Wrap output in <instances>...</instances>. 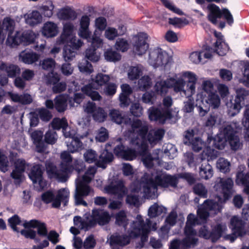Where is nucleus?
Instances as JSON below:
<instances>
[{
    "label": "nucleus",
    "mask_w": 249,
    "mask_h": 249,
    "mask_svg": "<svg viewBox=\"0 0 249 249\" xmlns=\"http://www.w3.org/2000/svg\"><path fill=\"white\" fill-rule=\"evenodd\" d=\"M14 164L15 169L11 173V177L18 181H20L23 178V173L29 164L23 159H18L15 161Z\"/></svg>",
    "instance_id": "27"
},
{
    "label": "nucleus",
    "mask_w": 249,
    "mask_h": 249,
    "mask_svg": "<svg viewBox=\"0 0 249 249\" xmlns=\"http://www.w3.org/2000/svg\"><path fill=\"white\" fill-rule=\"evenodd\" d=\"M156 98V95L154 92H146L142 95V101L146 104H153Z\"/></svg>",
    "instance_id": "62"
},
{
    "label": "nucleus",
    "mask_w": 249,
    "mask_h": 249,
    "mask_svg": "<svg viewBox=\"0 0 249 249\" xmlns=\"http://www.w3.org/2000/svg\"><path fill=\"white\" fill-rule=\"evenodd\" d=\"M106 60L110 62L119 61L121 58L120 53L111 49L107 50L104 54Z\"/></svg>",
    "instance_id": "50"
},
{
    "label": "nucleus",
    "mask_w": 249,
    "mask_h": 249,
    "mask_svg": "<svg viewBox=\"0 0 249 249\" xmlns=\"http://www.w3.org/2000/svg\"><path fill=\"white\" fill-rule=\"evenodd\" d=\"M60 158L61 162L60 170H57L53 164L47 165V172L50 178H54L59 181L64 182L68 178V173L71 172L74 169L79 173L85 167L83 162L79 160H75L74 166L72 165V157L66 151L61 153Z\"/></svg>",
    "instance_id": "7"
},
{
    "label": "nucleus",
    "mask_w": 249,
    "mask_h": 249,
    "mask_svg": "<svg viewBox=\"0 0 249 249\" xmlns=\"http://www.w3.org/2000/svg\"><path fill=\"white\" fill-rule=\"evenodd\" d=\"M52 127L54 129H60L62 128L64 136L65 137H68L72 136L73 133H70L71 131L69 127H68L67 120L65 118H54L52 122Z\"/></svg>",
    "instance_id": "33"
},
{
    "label": "nucleus",
    "mask_w": 249,
    "mask_h": 249,
    "mask_svg": "<svg viewBox=\"0 0 249 249\" xmlns=\"http://www.w3.org/2000/svg\"><path fill=\"white\" fill-rule=\"evenodd\" d=\"M74 31L75 26L73 23L67 22L63 23L62 32L56 39V45H63L68 41L72 36H75Z\"/></svg>",
    "instance_id": "20"
},
{
    "label": "nucleus",
    "mask_w": 249,
    "mask_h": 249,
    "mask_svg": "<svg viewBox=\"0 0 249 249\" xmlns=\"http://www.w3.org/2000/svg\"><path fill=\"white\" fill-rule=\"evenodd\" d=\"M229 50L228 44L223 39L219 38L215 43V51L219 55H225Z\"/></svg>",
    "instance_id": "42"
},
{
    "label": "nucleus",
    "mask_w": 249,
    "mask_h": 249,
    "mask_svg": "<svg viewBox=\"0 0 249 249\" xmlns=\"http://www.w3.org/2000/svg\"><path fill=\"white\" fill-rule=\"evenodd\" d=\"M230 163L224 158H219L216 162L217 168L222 172L226 173L230 170Z\"/></svg>",
    "instance_id": "52"
},
{
    "label": "nucleus",
    "mask_w": 249,
    "mask_h": 249,
    "mask_svg": "<svg viewBox=\"0 0 249 249\" xmlns=\"http://www.w3.org/2000/svg\"><path fill=\"white\" fill-rule=\"evenodd\" d=\"M198 77L191 71H182L166 80L157 81L155 85V92L161 95L165 94L169 88L173 87L176 92L181 95H193L196 92Z\"/></svg>",
    "instance_id": "3"
},
{
    "label": "nucleus",
    "mask_w": 249,
    "mask_h": 249,
    "mask_svg": "<svg viewBox=\"0 0 249 249\" xmlns=\"http://www.w3.org/2000/svg\"><path fill=\"white\" fill-rule=\"evenodd\" d=\"M184 95L187 97V100L184 102V107L182 110L185 112L190 113L193 111L194 108V99L192 97L193 95Z\"/></svg>",
    "instance_id": "56"
},
{
    "label": "nucleus",
    "mask_w": 249,
    "mask_h": 249,
    "mask_svg": "<svg viewBox=\"0 0 249 249\" xmlns=\"http://www.w3.org/2000/svg\"><path fill=\"white\" fill-rule=\"evenodd\" d=\"M98 157L96 152L92 149L87 150L84 154L85 160L89 163L96 161Z\"/></svg>",
    "instance_id": "54"
},
{
    "label": "nucleus",
    "mask_w": 249,
    "mask_h": 249,
    "mask_svg": "<svg viewBox=\"0 0 249 249\" xmlns=\"http://www.w3.org/2000/svg\"><path fill=\"white\" fill-rule=\"evenodd\" d=\"M70 133H73V135L70 137H66L69 138L68 141H66L68 149L70 152L72 153L79 152L83 148V144L78 138L74 137L75 135L74 130H71Z\"/></svg>",
    "instance_id": "32"
},
{
    "label": "nucleus",
    "mask_w": 249,
    "mask_h": 249,
    "mask_svg": "<svg viewBox=\"0 0 249 249\" xmlns=\"http://www.w3.org/2000/svg\"><path fill=\"white\" fill-rule=\"evenodd\" d=\"M110 146L109 143L107 144L106 150L100 155L99 160L96 163L97 166L105 169L107 164L112 160L113 156L111 152L108 151L109 150L108 147Z\"/></svg>",
    "instance_id": "36"
},
{
    "label": "nucleus",
    "mask_w": 249,
    "mask_h": 249,
    "mask_svg": "<svg viewBox=\"0 0 249 249\" xmlns=\"http://www.w3.org/2000/svg\"><path fill=\"white\" fill-rule=\"evenodd\" d=\"M55 64V61L52 58L44 59L41 63L42 69L48 71H53Z\"/></svg>",
    "instance_id": "61"
},
{
    "label": "nucleus",
    "mask_w": 249,
    "mask_h": 249,
    "mask_svg": "<svg viewBox=\"0 0 249 249\" xmlns=\"http://www.w3.org/2000/svg\"><path fill=\"white\" fill-rule=\"evenodd\" d=\"M102 33L97 31H94L91 38L87 39L88 41L91 42V45L94 48L101 47L103 44V40L101 38Z\"/></svg>",
    "instance_id": "43"
},
{
    "label": "nucleus",
    "mask_w": 249,
    "mask_h": 249,
    "mask_svg": "<svg viewBox=\"0 0 249 249\" xmlns=\"http://www.w3.org/2000/svg\"><path fill=\"white\" fill-rule=\"evenodd\" d=\"M114 47L117 50L124 52L129 49V44L126 39L120 38L116 40Z\"/></svg>",
    "instance_id": "49"
},
{
    "label": "nucleus",
    "mask_w": 249,
    "mask_h": 249,
    "mask_svg": "<svg viewBox=\"0 0 249 249\" xmlns=\"http://www.w3.org/2000/svg\"><path fill=\"white\" fill-rule=\"evenodd\" d=\"M242 76L238 78L240 83L249 87V63H246L242 70Z\"/></svg>",
    "instance_id": "48"
},
{
    "label": "nucleus",
    "mask_w": 249,
    "mask_h": 249,
    "mask_svg": "<svg viewBox=\"0 0 249 249\" xmlns=\"http://www.w3.org/2000/svg\"><path fill=\"white\" fill-rule=\"evenodd\" d=\"M40 32L42 35L45 37L53 38L58 35L59 27L57 23L53 21H47L43 24Z\"/></svg>",
    "instance_id": "24"
},
{
    "label": "nucleus",
    "mask_w": 249,
    "mask_h": 249,
    "mask_svg": "<svg viewBox=\"0 0 249 249\" xmlns=\"http://www.w3.org/2000/svg\"><path fill=\"white\" fill-rule=\"evenodd\" d=\"M178 110L176 108L175 110L164 109L161 111L154 107H150L147 111L148 118L150 121L157 122L161 124L165 123L167 120H176L178 117Z\"/></svg>",
    "instance_id": "14"
},
{
    "label": "nucleus",
    "mask_w": 249,
    "mask_h": 249,
    "mask_svg": "<svg viewBox=\"0 0 249 249\" xmlns=\"http://www.w3.org/2000/svg\"><path fill=\"white\" fill-rule=\"evenodd\" d=\"M189 60L192 63L195 64L204 63L205 62L202 57L200 51H196L191 53L189 56Z\"/></svg>",
    "instance_id": "55"
},
{
    "label": "nucleus",
    "mask_w": 249,
    "mask_h": 249,
    "mask_svg": "<svg viewBox=\"0 0 249 249\" xmlns=\"http://www.w3.org/2000/svg\"><path fill=\"white\" fill-rule=\"evenodd\" d=\"M55 6L52 0H48L44 2L41 5L38 6V11L41 15L42 19L43 18H52L54 14Z\"/></svg>",
    "instance_id": "29"
},
{
    "label": "nucleus",
    "mask_w": 249,
    "mask_h": 249,
    "mask_svg": "<svg viewBox=\"0 0 249 249\" xmlns=\"http://www.w3.org/2000/svg\"><path fill=\"white\" fill-rule=\"evenodd\" d=\"M166 211V209L165 207L155 203L149 208L148 215L151 218L156 217L160 215L162 213H165Z\"/></svg>",
    "instance_id": "41"
},
{
    "label": "nucleus",
    "mask_w": 249,
    "mask_h": 249,
    "mask_svg": "<svg viewBox=\"0 0 249 249\" xmlns=\"http://www.w3.org/2000/svg\"><path fill=\"white\" fill-rule=\"evenodd\" d=\"M194 193L202 197H206L207 195V190L205 187L201 183H198L194 187Z\"/></svg>",
    "instance_id": "59"
},
{
    "label": "nucleus",
    "mask_w": 249,
    "mask_h": 249,
    "mask_svg": "<svg viewBox=\"0 0 249 249\" xmlns=\"http://www.w3.org/2000/svg\"><path fill=\"white\" fill-rule=\"evenodd\" d=\"M143 67L141 65H136L129 67L128 72V78L131 80L137 79L142 74Z\"/></svg>",
    "instance_id": "40"
},
{
    "label": "nucleus",
    "mask_w": 249,
    "mask_h": 249,
    "mask_svg": "<svg viewBox=\"0 0 249 249\" xmlns=\"http://www.w3.org/2000/svg\"><path fill=\"white\" fill-rule=\"evenodd\" d=\"M16 28V22L14 19L7 17L4 18L2 22H0V43H3L7 35L6 44L11 47H15L20 44L25 46L33 43L37 35L32 30H27L20 34L16 31L13 34Z\"/></svg>",
    "instance_id": "5"
},
{
    "label": "nucleus",
    "mask_w": 249,
    "mask_h": 249,
    "mask_svg": "<svg viewBox=\"0 0 249 249\" xmlns=\"http://www.w3.org/2000/svg\"><path fill=\"white\" fill-rule=\"evenodd\" d=\"M128 218L124 211L119 212L116 215V223L119 226L125 228L128 224Z\"/></svg>",
    "instance_id": "51"
},
{
    "label": "nucleus",
    "mask_w": 249,
    "mask_h": 249,
    "mask_svg": "<svg viewBox=\"0 0 249 249\" xmlns=\"http://www.w3.org/2000/svg\"><path fill=\"white\" fill-rule=\"evenodd\" d=\"M169 23L175 26L181 27L187 25L189 21L185 18H173L169 19Z\"/></svg>",
    "instance_id": "60"
},
{
    "label": "nucleus",
    "mask_w": 249,
    "mask_h": 249,
    "mask_svg": "<svg viewBox=\"0 0 249 249\" xmlns=\"http://www.w3.org/2000/svg\"><path fill=\"white\" fill-rule=\"evenodd\" d=\"M23 18L25 23L31 27L36 26L43 20L37 9L29 11L23 15Z\"/></svg>",
    "instance_id": "26"
},
{
    "label": "nucleus",
    "mask_w": 249,
    "mask_h": 249,
    "mask_svg": "<svg viewBox=\"0 0 249 249\" xmlns=\"http://www.w3.org/2000/svg\"><path fill=\"white\" fill-rule=\"evenodd\" d=\"M147 127L145 123L142 124L140 120H136L132 124V130L128 132L127 137L130 139L132 145L138 146V151L134 149L125 148L122 144L115 146L114 151L116 156L127 160H132L138 155L142 156L143 164L147 168H151L154 161L157 160V155L152 156L147 151V146L144 143V134L146 132Z\"/></svg>",
    "instance_id": "1"
},
{
    "label": "nucleus",
    "mask_w": 249,
    "mask_h": 249,
    "mask_svg": "<svg viewBox=\"0 0 249 249\" xmlns=\"http://www.w3.org/2000/svg\"><path fill=\"white\" fill-rule=\"evenodd\" d=\"M43 135V132L40 130H36L31 134L33 142L36 145V150L39 153L45 150V145L42 141Z\"/></svg>",
    "instance_id": "37"
},
{
    "label": "nucleus",
    "mask_w": 249,
    "mask_h": 249,
    "mask_svg": "<svg viewBox=\"0 0 249 249\" xmlns=\"http://www.w3.org/2000/svg\"><path fill=\"white\" fill-rule=\"evenodd\" d=\"M28 176L34 184H38L40 189L46 187L47 182L42 178V170L39 164H35L33 166Z\"/></svg>",
    "instance_id": "22"
},
{
    "label": "nucleus",
    "mask_w": 249,
    "mask_h": 249,
    "mask_svg": "<svg viewBox=\"0 0 249 249\" xmlns=\"http://www.w3.org/2000/svg\"><path fill=\"white\" fill-rule=\"evenodd\" d=\"M207 9L209 10L207 16L208 20L214 24H217V19L222 17L221 10L218 6L212 3L208 5Z\"/></svg>",
    "instance_id": "35"
},
{
    "label": "nucleus",
    "mask_w": 249,
    "mask_h": 249,
    "mask_svg": "<svg viewBox=\"0 0 249 249\" xmlns=\"http://www.w3.org/2000/svg\"><path fill=\"white\" fill-rule=\"evenodd\" d=\"M218 155V152L208 144L202 154L195 161V158L192 153L186 154L187 162L189 165H196L197 163L203 161L200 168L199 174L201 178L208 179L213 176V170L211 165L208 163L210 160L215 159Z\"/></svg>",
    "instance_id": "8"
},
{
    "label": "nucleus",
    "mask_w": 249,
    "mask_h": 249,
    "mask_svg": "<svg viewBox=\"0 0 249 249\" xmlns=\"http://www.w3.org/2000/svg\"><path fill=\"white\" fill-rule=\"evenodd\" d=\"M70 197V192L67 188H62L56 192L49 190L41 195L42 200L46 204L51 203L53 208H59L61 203L67 205Z\"/></svg>",
    "instance_id": "13"
},
{
    "label": "nucleus",
    "mask_w": 249,
    "mask_h": 249,
    "mask_svg": "<svg viewBox=\"0 0 249 249\" xmlns=\"http://www.w3.org/2000/svg\"><path fill=\"white\" fill-rule=\"evenodd\" d=\"M56 17L59 20L74 21L77 19L78 14L72 7L66 6L58 9Z\"/></svg>",
    "instance_id": "25"
},
{
    "label": "nucleus",
    "mask_w": 249,
    "mask_h": 249,
    "mask_svg": "<svg viewBox=\"0 0 249 249\" xmlns=\"http://www.w3.org/2000/svg\"><path fill=\"white\" fill-rule=\"evenodd\" d=\"M104 36L109 40H114L117 37L119 36L117 29L113 27H107L105 30Z\"/></svg>",
    "instance_id": "53"
},
{
    "label": "nucleus",
    "mask_w": 249,
    "mask_h": 249,
    "mask_svg": "<svg viewBox=\"0 0 249 249\" xmlns=\"http://www.w3.org/2000/svg\"><path fill=\"white\" fill-rule=\"evenodd\" d=\"M228 141L233 150H237L240 147L241 144L238 137L234 135L233 128L231 125L225 127L213 139H208V144L213 148L223 149L226 142Z\"/></svg>",
    "instance_id": "9"
},
{
    "label": "nucleus",
    "mask_w": 249,
    "mask_h": 249,
    "mask_svg": "<svg viewBox=\"0 0 249 249\" xmlns=\"http://www.w3.org/2000/svg\"><path fill=\"white\" fill-rule=\"evenodd\" d=\"M200 99L202 104L205 102L207 106L213 109L217 108L220 105V99L218 94L213 92L208 94V96L204 97L203 93H198L196 95V101Z\"/></svg>",
    "instance_id": "23"
},
{
    "label": "nucleus",
    "mask_w": 249,
    "mask_h": 249,
    "mask_svg": "<svg viewBox=\"0 0 249 249\" xmlns=\"http://www.w3.org/2000/svg\"><path fill=\"white\" fill-rule=\"evenodd\" d=\"M85 56L87 59L93 62H97L100 58L99 53L96 52L95 49L87 50Z\"/></svg>",
    "instance_id": "63"
},
{
    "label": "nucleus",
    "mask_w": 249,
    "mask_h": 249,
    "mask_svg": "<svg viewBox=\"0 0 249 249\" xmlns=\"http://www.w3.org/2000/svg\"><path fill=\"white\" fill-rule=\"evenodd\" d=\"M109 116L111 120L114 122L118 124L124 123L126 125H129L131 126V129L132 124H133L134 122L136 120H139L138 119H136L131 123L130 119L123 116L119 110L115 109H110L109 110Z\"/></svg>",
    "instance_id": "30"
},
{
    "label": "nucleus",
    "mask_w": 249,
    "mask_h": 249,
    "mask_svg": "<svg viewBox=\"0 0 249 249\" xmlns=\"http://www.w3.org/2000/svg\"><path fill=\"white\" fill-rule=\"evenodd\" d=\"M106 193L116 196L119 199L122 198L126 194L127 189L122 180H118L111 182L105 187Z\"/></svg>",
    "instance_id": "17"
},
{
    "label": "nucleus",
    "mask_w": 249,
    "mask_h": 249,
    "mask_svg": "<svg viewBox=\"0 0 249 249\" xmlns=\"http://www.w3.org/2000/svg\"><path fill=\"white\" fill-rule=\"evenodd\" d=\"M148 36L144 33H140L133 38V51L138 55H142L145 53L149 48L147 42Z\"/></svg>",
    "instance_id": "16"
},
{
    "label": "nucleus",
    "mask_w": 249,
    "mask_h": 249,
    "mask_svg": "<svg viewBox=\"0 0 249 249\" xmlns=\"http://www.w3.org/2000/svg\"><path fill=\"white\" fill-rule=\"evenodd\" d=\"M76 52L70 45H65L63 50V57L65 61H71L75 57Z\"/></svg>",
    "instance_id": "46"
},
{
    "label": "nucleus",
    "mask_w": 249,
    "mask_h": 249,
    "mask_svg": "<svg viewBox=\"0 0 249 249\" xmlns=\"http://www.w3.org/2000/svg\"><path fill=\"white\" fill-rule=\"evenodd\" d=\"M92 116L94 120L99 123H102L104 122L107 119V113L103 108L98 107Z\"/></svg>",
    "instance_id": "47"
},
{
    "label": "nucleus",
    "mask_w": 249,
    "mask_h": 249,
    "mask_svg": "<svg viewBox=\"0 0 249 249\" xmlns=\"http://www.w3.org/2000/svg\"><path fill=\"white\" fill-rule=\"evenodd\" d=\"M110 216L108 212L103 210L94 209L92 215L82 220L79 216H75L73 218L74 225L79 229L88 230L97 223L100 225H104L110 220Z\"/></svg>",
    "instance_id": "10"
},
{
    "label": "nucleus",
    "mask_w": 249,
    "mask_h": 249,
    "mask_svg": "<svg viewBox=\"0 0 249 249\" xmlns=\"http://www.w3.org/2000/svg\"><path fill=\"white\" fill-rule=\"evenodd\" d=\"M8 94L11 100L15 102H18L22 104H28L33 101L31 96L27 93L19 95L18 93L8 92Z\"/></svg>",
    "instance_id": "39"
},
{
    "label": "nucleus",
    "mask_w": 249,
    "mask_h": 249,
    "mask_svg": "<svg viewBox=\"0 0 249 249\" xmlns=\"http://www.w3.org/2000/svg\"><path fill=\"white\" fill-rule=\"evenodd\" d=\"M201 87L202 89L208 94L213 93L212 91L214 88L213 82L210 79L204 80L202 83Z\"/></svg>",
    "instance_id": "64"
},
{
    "label": "nucleus",
    "mask_w": 249,
    "mask_h": 249,
    "mask_svg": "<svg viewBox=\"0 0 249 249\" xmlns=\"http://www.w3.org/2000/svg\"><path fill=\"white\" fill-rule=\"evenodd\" d=\"M107 19L104 17L96 18L94 21V31H97L102 33L107 29Z\"/></svg>",
    "instance_id": "45"
},
{
    "label": "nucleus",
    "mask_w": 249,
    "mask_h": 249,
    "mask_svg": "<svg viewBox=\"0 0 249 249\" xmlns=\"http://www.w3.org/2000/svg\"><path fill=\"white\" fill-rule=\"evenodd\" d=\"M78 67L81 72L86 74H90L94 71L92 65L85 59L79 62Z\"/></svg>",
    "instance_id": "44"
},
{
    "label": "nucleus",
    "mask_w": 249,
    "mask_h": 249,
    "mask_svg": "<svg viewBox=\"0 0 249 249\" xmlns=\"http://www.w3.org/2000/svg\"><path fill=\"white\" fill-rule=\"evenodd\" d=\"M151 84V80L148 76H143L138 81L139 88L142 90L148 89Z\"/></svg>",
    "instance_id": "57"
},
{
    "label": "nucleus",
    "mask_w": 249,
    "mask_h": 249,
    "mask_svg": "<svg viewBox=\"0 0 249 249\" xmlns=\"http://www.w3.org/2000/svg\"><path fill=\"white\" fill-rule=\"evenodd\" d=\"M108 137L107 130L105 127H101L96 132L95 140L99 142L106 141Z\"/></svg>",
    "instance_id": "58"
},
{
    "label": "nucleus",
    "mask_w": 249,
    "mask_h": 249,
    "mask_svg": "<svg viewBox=\"0 0 249 249\" xmlns=\"http://www.w3.org/2000/svg\"><path fill=\"white\" fill-rule=\"evenodd\" d=\"M177 183L176 178L157 171L150 174H145L140 182L137 181L132 183L130 189L132 193H138L141 192L144 197L154 199L158 196V186L166 188L170 186L175 187Z\"/></svg>",
    "instance_id": "2"
},
{
    "label": "nucleus",
    "mask_w": 249,
    "mask_h": 249,
    "mask_svg": "<svg viewBox=\"0 0 249 249\" xmlns=\"http://www.w3.org/2000/svg\"><path fill=\"white\" fill-rule=\"evenodd\" d=\"M90 16L83 14L79 19V28L77 31L78 36L83 39H89L91 36V32L89 30Z\"/></svg>",
    "instance_id": "18"
},
{
    "label": "nucleus",
    "mask_w": 249,
    "mask_h": 249,
    "mask_svg": "<svg viewBox=\"0 0 249 249\" xmlns=\"http://www.w3.org/2000/svg\"><path fill=\"white\" fill-rule=\"evenodd\" d=\"M0 71L5 72L9 77H14L20 73V69L16 65L2 63L0 65Z\"/></svg>",
    "instance_id": "38"
},
{
    "label": "nucleus",
    "mask_w": 249,
    "mask_h": 249,
    "mask_svg": "<svg viewBox=\"0 0 249 249\" xmlns=\"http://www.w3.org/2000/svg\"><path fill=\"white\" fill-rule=\"evenodd\" d=\"M184 142L185 144L191 146L195 151H199L205 146L204 143L195 135L193 130L186 131Z\"/></svg>",
    "instance_id": "19"
},
{
    "label": "nucleus",
    "mask_w": 249,
    "mask_h": 249,
    "mask_svg": "<svg viewBox=\"0 0 249 249\" xmlns=\"http://www.w3.org/2000/svg\"><path fill=\"white\" fill-rule=\"evenodd\" d=\"M157 229L156 224L152 225L149 219H146L145 223L140 215H137L135 221L131 225L128 232L129 236L120 233L112 234L109 240V243L112 249H122L130 242L131 237H136L141 235V241L142 243L147 239V234L151 230L155 231Z\"/></svg>",
    "instance_id": "4"
},
{
    "label": "nucleus",
    "mask_w": 249,
    "mask_h": 249,
    "mask_svg": "<svg viewBox=\"0 0 249 249\" xmlns=\"http://www.w3.org/2000/svg\"><path fill=\"white\" fill-rule=\"evenodd\" d=\"M230 227L232 231V233L225 235L227 231V226L225 224H217L213 226L211 232L204 226L199 230V235L205 239L211 238L213 242H215L221 236H223L225 239L233 242L237 237L241 236L246 233L245 223L237 216H233L231 219Z\"/></svg>",
    "instance_id": "6"
},
{
    "label": "nucleus",
    "mask_w": 249,
    "mask_h": 249,
    "mask_svg": "<svg viewBox=\"0 0 249 249\" xmlns=\"http://www.w3.org/2000/svg\"><path fill=\"white\" fill-rule=\"evenodd\" d=\"M54 107L57 111L63 112L67 109L68 101H69L71 107H74L72 99H70L69 96L67 94H61L56 96L54 100Z\"/></svg>",
    "instance_id": "28"
},
{
    "label": "nucleus",
    "mask_w": 249,
    "mask_h": 249,
    "mask_svg": "<svg viewBox=\"0 0 249 249\" xmlns=\"http://www.w3.org/2000/svg\"><path fill=\"white\" fill-rule=\"evenodd\" d=\"M96 172L94 166L89 167L81 178H78L76 180V191L74 196L76 205L87 206V203L84 201L82 197L88 196L92 191L88 184L92 180Z\"/></svg>",
    "instance_id": "11"
},
{
    "label": "nucleus",
    "mask_w": 249,
    "mask_h": 249,
    "mask_svg": "<svg viewBox=\"0 0 249 249\" xmlns=\"http://www.w3.org/2000/svg\"><path fill=\"white\" fill-rule=\"evenodd\" d=\"M22 225L25 228H37V233L40 236L46 237L47 235V230L44 223L36 220H31L29 221H25Z\"/></svg>",
    "instance_id": "34"
},
{
    "label": "nucleus",
    "mask_w": 249,
    "mask_h": 249,
    "mask_svg": "<svg viewBox=\"0 0 249 249\" xmlns=\"http://www.w3.org/2000/svg\"><path fill=\"white\" fill-rule=\"evenodd\" d=\"M110 79L108 75L99 73L94 77H91L89 84L83 86L81 88V90L92 100L100 101L102 97L98 92L95 90L99 89L108 82Z\"/></svg>",
    "instance_id": "12"
},
{
    "label": "nucleus",
    "mask_w": 249,
    "mask_h": 249,
    "mask_svg": "<svg viewBox=\"0 0 249 249\" xmlns=\"http://www.w3.org/2000/svg\"><path fill=\"white\" fill-rule=\"evenodd\" d=\"M140 121L142 124L145 123L148 128L147 123L145 122H142L141 120ZM147 130H148V129ZM147 132V131H146V132L144 134V141L145 144L147 146V149H148L147 142H148V143L153 146L159 142L162 139L164 135V131L163 129H155L150 130L146 138L145 135Z\"/></svg>",
    "instance_id": "21"
},
{
    "label": "nucleus",
    "mask_w": 249,
    "mask_h": 249,
    "mask_svg": "<svg viewBox=\"0 0 249 249\" xmlns=\"http://www.w3.org/2000/svg\"><path fill=\"white\" fill-rule=\"evenodd\" d=\"M18 56L20 61L28 65L37 62L40 57L39 55L36 53L27 50L22 51Z\"/></svg>",
    "instance_id": "31"
},
{
    "label": "nucleus",
    "mask_w": 249,
    "mask_h": 249,
    "mask_svg": "<svg viewBox=\"0 0 249 249\" xmlns=\"http://www.w3.org/2000/svg\"><path fill=\"white\" fill-rule=\"evenodd\" d=\"M171 59L168 53L160 48L153 47L149 51L147 62L154 68L165 66Z\"/></svg>",
    "instance_id": "15"
}]
</instances>
